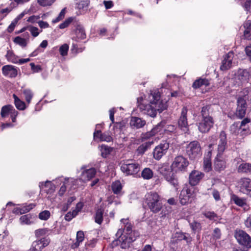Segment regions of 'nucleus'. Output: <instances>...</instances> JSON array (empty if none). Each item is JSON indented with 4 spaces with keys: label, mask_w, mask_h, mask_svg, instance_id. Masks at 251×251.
Segmentation results:
<instances>
[{
    "label": "nucleus",
    "mask_w": 251,
    "mask_h": 251,
    "mask_svg": "<svg viewBox=\"0 0 251 251\" xmlns=\"http://www.w3.org/2000/svg\"><path fill=\"white\" fill-rule=\"evenodd\" d=\"M149 99L150 103L148 104L142 102L143 100L142 97L137 99L138 107L143 114L151 117H155L156 116L157 111L161 112L167 108L166 102L160 100V94L158 92L151 93Z\"/></svg>",
    "instance_id": "1"
},
{
    "label": "nucleus",
    "mask_w": 251,
    "mask_h": 251,
    "mask_svg": "<svg viewBox=\"0 0 251 251\" xmlns=\"http://www.w3.org/2000/svg\"><path fill=\"white\" fill-rule=\"evenodd\" d=\"M145 203L153 213H156L161 210L162 203L161 197L154 192H151L145 195Z\"/></svg>",
    "instance_id": "2"
},
{
    "label": "nucleus",
    "mask_w": 251,
    "mask_h": 251,
    "mask_svg": "<svg viewBox=\"0 0 251 251\" xmlns=\"http://www.w3.org/2000/svg\"><path fill=\"white\" fill-rule=\"evenodd\" d=\"M186 153L191 160L198 158L201 155V147L197 141L191 142L186 147Z\"/></svg>",
    "instance_id": "3"
},
{
    "label": "nucleus",
    "mask_w": 251,
    "mask_h": 251,
    "mask_svg": "<svg viewBox=\"0 0 251 251\" xmlns=\"http://www.w3.org/2000/svg\"><path fill=\"white\" fill-rule=\"evenodd\" d=\"M234 237L238 243L247 249L251 248V237L243 230H236Z\"/></svg>",
    "instance_id": "4"
},
{
    "label": "nucleus",
    "mask_w": 251,
    "mask_h": 251,
    "mask_svg": "<svg viewBox=\"0 0 251 251\" xmlns=\"http://www.w3.org/2000/svg\"><path fill=\"white\" fill-rule=\"evenodd\" d=\"M160 173L164 176L165 179L177 189L178 182L177 178L174 173L170 171L169 166H163L159 169Z\"/></svg>",
    "instance_id": "5"
},
{
    "label": "nucleus",
    "mask_w": 251,
    "mask_h": 251,
    "mask_svg": "<svg viewBox=\"0 0 251 251\" xmlns=\"http://www.w3.org/2000/svg\"><path fill=\"white\" fill-rule=\"evenodd\" d=\"M189 165L187 159L182 155L176 157L171 165L172 170L176 172L184 171Z\"/></svg>",
    "instance_id": "6"
},
{
    "label": "nucleus",
    "mask_w": 251,
    "mask_h": 251,
    "mask_svg": "<svg viewBox=\"0 0 251 251\" xmlns=\"http://www.w3.org/2000/svg\"><path fill=\"white\" fill-rule=\"evenodd\" d=\"M121 169L123 173L127 175H133L139 172L140 166L138 163L127 160L122 165Z\"/></svg>",
    "instance_id": "7"
},
{
    "label": "nucleus",
    "mask_w": 251,
    "mask_h": 251,
    "mask_svg": "<svg viewBox=\"0 0 251 251\" xmlns=\"http://www.w3.org/2000/svg\"><path fill=\"white\" fill-rule=\"evenodd\" d=\"M136 239V236H132V235H124L121 238V239H118L113 241L112 243V246L113 248L114 246H116L120 243V246L121 248L126 249L130 247L131 243L134 241Z\"/></svg>",
    "instance_id": "8"
},
{
    "label": "nucleus",
    "mask_w": 251,
    "mask_h": 251,
    "mask_svg": "<svg viewBox=\"0 0 251 251\" xmlns=\"http://www.w3.org/2000/svg\"><path fill=\"white\" fill-rule=\"evenodd\" d=\"M169 148V144L166 141H162L154 149L153 155L154 159L159 160L166 154Z\"/></svg>",
    "instance_id": "9"
},
{
    "label": "nucleus",
    "mask_w": 251,
    "mask_h": 251,
    "mask_svg": "<svg viewBox=\"0 0 251 251\" xmlns=\"http://www.w3.org/2000/svg\"><path fill=\"white\" fill-rule=\"evenodd\" d=\"M214 123L213 118H202V120L197 123L198 129L202 133L208 132L213 127Z\"/></svg>",
    "instance_id": "10"
},
{
    "label": "nucleus",
    "mask_w": 251,
    "mask_h": 251,
    "mask_svg": "<svg viewBox=\"0 0 251 251\" xmlns=\"http://www.w3.org/2000/svg\"><path fill=\"white\" fill-rule=\"evenodd\" d=\"M187 110L186 108L183 107L182 109L181 116L178 121V125L180 128L184 132L187 133L189 131L188 124L187 119Z\"/></svg>",
    "instance_id": "11"
},
{
    "label": "nucleus",
    "mask_w": 251,
    "mask_h": 251,
    "mask_svg": "<svg viewBox=\"0 0 251 251\" xmlns=\"http://www.w3.org/2000/svg\"><path fill=\"white\" fill-rule=\"evenodd\" d=\"M48 238H42L40 240L34 241L30 249V251H42L50 243Z\"/></svg>",
    "instance_id": "12"
},
{
    "label": "nucleus",
    "mask_w": 251,
    "mask_h": 251,
    "mask_svg": "<svg viewBox=\"0 0 251 251\" xmlns=\"http://www.w3.org/2000/svg\"><path fill=\"white\" fill-rule=\"evenodd\" d=\"M204 174L197 170H193L189 175V184L193 186L197 185L203 178Z\"/></svg>",
    "instance_id": "13"
},
{
    "label": "nucleus",
    "mask_w": 251,
    "mask_h": 251,
    "mask_svg": "<svg viewBox=\"0 0 251 251\" xmlns=\"http://www.w3.org/2000/svg\"><path fill=\"white\" fill-rule=\"evenodd\" d=\"M247 103L246 100L242 98H239L237 100V107L236 115L240 119L244 117L246 114Z\"/></svg>",
    "instance_id": "14"
},
{
    "label": "nucleus",
    "mask_w": 251,
    "mask_h": 251,
    "mask_svg": "<svg viewBox=\"0 0 251 251\" xmlns=\"http://www.w3.org/2000/svg\"><path fill=\"white\" fill-rule=\"evenodd\" d=\"M192 195V192L190 189H183L179 195V201L181 205H186L190 202Z\"/></svg>",
    "instance_id": "15"
},
{
    "label": "nucleus",
    "mask_w": 251,
    "mask_h": 251,
    "mask_svg": "<svg viewBox=\"0 0 251 251\" xmlns=\"http://www.w3.org/2000/svg\"><path fill=\"white\" fill-rule=\"evenodd\" d=\"M227 148L226 135L225 131L221 132L219 136V140L218 145V154H223V153Z\"/></svg>",
    "instance_id": "16"
},
{
    "label": "nucleus",
    "mask_w": 251,
    "mask_h": 251,
    "mask_svg": "<svg viewBox=\"0 0 251 251\" xmlns=\"http://www.w3.org/2000/svg\"><path fill=\"white\" fill-rule=\"evenodd\" d=\"M233 53L232 51L229 52L226 54L222 61V65L220 67L221 70L225 71L230 69L232 65Z\"/></svg>",
    "instance_id": "17"
},
{
    "label": "nucleus",
    "mask_w": 251,
    "mask_h": 251,
    "mask_svg": "<svg viewBox=\"0 0 251 251\" xmlns=\"http://www.w3.org/2000/svg\"><path fill=\"white\" fill-rule=\"evenodd\" d=\"M2 73L4 75L10 77H15L18 74L17 69L12 65H5L2 67Z\"/></svg>",
    "instance_id": "18"
},
{
    "label": "nucleus",
    "mask_w": 251,
    "mask_h": 251,
    "mask_svg": "<svg viewBox=\"0 0 251 251\" xmlns=\"http://www.w3.org/2000/svg\"><path fill=\"white\" fill-rule=\"evenodd\" d=\"M226 167V161L221 154H217L214 162V168L219 172L224 170Z\"/></svg>",
    "instance_id": "19"
},
{
    "label": "nucleus",
    "mask_w": 251,
    "mask_h": 251,
    "mask_svg": "<svg viewBox=\"0 0 251 251\" xmlns=\"http://www.w3.org/2000/svg\"><path fill=\"white\" fill-rule=\"evenodd\" d=\"M96 170L94 168H91L82 172L80 179L83 182H86L92 179L96 175Z\"/></svg>",
    "instance_id": "20"
},
{
    "label": "nucleus",
    "mask_w": 251,
    "mask_h": 251,
    "mask_svg": "<svg viewBox=\"0 0 251 251\" xmlns=\"http://www.w3.org/2000/svg\"><path fill=\"white\" fill-rule=\"evenodd\" d=\"M121 222L124 225L125 229H126V234L127 235H132V236H138V233L134 231L132 232V226L131 224L129 222L128 219H122L121 220Z\"/></svg>",
    "instance_id": "21"
},
{
    "label": "nucleus",
    "mask_w": 251,
    "mask_h": 251,
    "mask_svg": "<svg viewBox=\"0 0 251 251\" xmlns=\"http://www.w3.org/2000/svg\"><path fill=\"white\" fill-rule=\"evenodd\" d=\"M241 190L245 193H251V180L249 178H244L240 181Z\"/></svg>",
    "instance_id": "22"
},
{
    "label": "nucleus",
    "mask_w": 251,
    "mask_h": 251,
    "mask_svg": "<svg viewBox=\"0 0 251 251\" xmlns=\"http://www.w3.org/2000/svg\"><path fill=\"white\" fill-rule=\"evenodd\" d=\"M146 122L145 120L138 117H133L130 121V126L137 129L143 127Z\"/></svg>",
    "instance_id": "23"
},
{
    "label": "nucleus",
    "mask_w": 251,
    "mask_h": 251,
    "mask_svg": "<svg viewBox=\"0 0 251 251\" xmlns=\"http://www.w3.org/2000/svg\"><path fill=\"white\" fill-rule=\"evenodd\" d=\"M162 123H160L157 125L153 128L150 131L142 135V138L143 139H148L151 137L155 135L158 132L160 131L162 127Z\"/></svg>",
    "instance_id": "24"
},
{
    "label": "nucleus",
    "mask_w": 251,
    "mask_h": 251,
    "mask_svg": "<svg viewBox=\"0 0 251 251\" xmlns=\"http://www.w3.org/2000/svg\"><path fill=\"white\" fill-rule=\"evenodd\" d=\"M153 144V141H149L145 142L140 145L136 150V152L138 155L143 154L148 149H150L151 146Z\"/></svg>",
    "instance_id": "25"
},
{
    "label": "nucleus",
    "mask_w": 251,
    "mask_h": 251,
    "mask_svg": "<svg viewBox=\"0 0 251 251\" xmlns=\"http://www.w3.org/2000/svg\"><path fill=\"white\" fill-rule=\"evenodd\" d=\"M94 138L95 139L99 138L100 141L109 142L112 141V138L111 136L105 133H101L100 130H97L94 133Z\"/></svg>",
    "instance_id": "26"
},
{
    "label": "nucleus",
    "mask_w": 251,
    "mask_h": 251,
    "mask_svg": "<svg viewBox=\"0 0 251 251\" xmlns=\"http://www.w3.org/2000/svg\"><path fill=\"white\" fill-rule=\"evenodd\" d=\"M244 36L247 40H251V20H247L244 24Z\"/></svg>",
    "instance_id": "27"
},
{
    "label": "nucleus",
    "mask_w": 251,
    "mask_h": 251,
    "mask_svg": "<svg viewBox=\"0 0 251 251\" xmlns=\"http://www.w3.org/2000/svg\"><path fill=\"white\" fill-rule=\"evenodd\" d=\"M212 109L211 105H208L203 106L201 110L202 118H213L212 116Z\"/></svg>",
    "instance_id": "28"
},
{
    "label": "nucleus",
    "mask_w": 251,
    "mask_h": 251,
    "mask_svg": "<svg viewBox=\"0 0 251 251\" xmlns=\"http://www.w3.org/2000/svg\"><path fill=\"white\" fill-rule=\"evenodd\" d=\"M209 83L205 78H200L195 81L193 84V87L195 89L199 88L202 86H208Z\"/></svg>",
    "instance_id": "29"
},
{
    "label": "nucleus",
    "mask_w": 251,
    "mask_h": 251,
    "mask_svg": "<svg viewBox=\"0 0 251 251\" xmlns=\"http://www.w3.org/2000/svg\"><path fill=\"white\" fill-rule=\"evenodd\" d=\"M104 210L101 208H99L95 215V221L96 223L100 225L103 221V214Z\"/></svg>",
    "instance_id": "30"
},
{
    "label": "nucleus",
    "mask_w": 251,
    "mask_h": 251,
    "mask_svg": "<svg viewBox=\"0 0 251 251\" xmlns=\"http://www.w3.org/2000/svg\"><path fill=\"white\" fill-rule=\"evenodd\" d=\"M14 109V107L11 105L3 106L1 109V116L3 118L5 117L9 114H10Z\"/></svg>",
    "instance_id": "31"
},
{
    "label": "nucleus",
    "mask_w": 251,
    "mask_h": 251,
    "mask_svg": "<svg viewBox=\"0 0 251 251\" xmlns=\"http://www.w3.org/2000/svg\"><path fill=\"white\" fill-rule=\"evenodd\" d=\"M23 94L26 102L30 103L33 97V92L29 89H25L23 91Z\"/></svg>",
    "instance_id": "32"
},
{
    "label": "nucleus",
    "mask_w": 251,
    "mask_h": 251,
    "mask_svg": "<svg viewBox=\"0 0 251 251\" xmlns=\"http://www.w3.org/2000/svg\"><path fill=\"white\" fill-rule=\"evenodd\" d=\"M14 102L16 108L20 110H23L25 108V102L21 100L15 94L13 95Z\"/></svg>",
    "instance_id": "33"
},
{
    "label": "nucleus",
    "mask_w": 251,
    "mask_h": 251,
    "mask_svg": "<svg viewBox=\"0 0 251 251\" xmlns=\"http://www.w3.org/2000/svg\"><path fill=\"white\" fill-rule=\"evenodd\" d=\"M238 171L241 173H248L251 172V164L242 163L238 168Z\"/></svg>",
    "instance_id": "34"
},
{
    "label": "nucleus",
    "mask_w": 251,
    "mask_h": 251,
    "mask_svg": "<svg viewBox=\"0 0 251 251\" xmlns=\"http://www.w3.org/2000/svg\"><path fill=\"white\" fill-rule=\"evenodd\" d=\"M31 216L30 214L22 216L20 218V221L21 224L29 225L33 223L31 221Z\"/></svg>",
    "instance_id": "35"
},
{
    "label": "nucleus",
    "mask_w": 251,
    "mask_h": 251,
    "mask_svg": "<svg viewBox=\"0 0 251 251\" xmlns=\"http://www.w3.org/2000/svg\"><path fill=\"white\" fill-rule=\"evenodd\" d=\"M231 201H233L236 204L239 206H243L246 205V201L242 198H240L235 195H233L231 197Z\"/></svg>",
    "instance_id": "36"
},
{
    "label": "nucleus",
    "mask_w": 251,
    "mask_h": 251,
    "mask_svg": "<svg viewBox=\"0 0 251 251\" xmlns=\"http://www.w3.org/2000/svg\"><path fill=\"white\" fill-rule=\"evenodd\" d=\"M35 204L33 203H30L28 205L23 206L21 209H18L19 210L20 214H23L24 213H27L30 210L32 209L35 207Z\"/></svg>",
    "instance_id": "37"
},
{
    "label": "nucleus",
    "mask_w": 251,
    "mask_h": 251,
    "mask_svg": "<svg viewBox=\"0 0 251 251\" xmlns=\"http://www.w3.org/2000/svg\"><path fill=\"white\" fill-rule=\"evenodd\" d=\"M153 176L152 171L150 168H145L142 172V176L146 179H149Z\"/></svg>",
    "instance_id": "38"
},
{
    "label": "nucleus",
    "mask_w": 251,
    "mask_h": 251,
    "mask_svg": "<svg viewBox=\"0 0 251 251\" xmlns=\"http://www.w3.org/2000/svg\"><path fill=\"white\" fill-rule=\"evenodd\" d=\"M250 76L249 72L246 70H241L239 72V79L242 81H247L249 79Z\"/></svg>",
    "instance_id": "39"
},
{
    "label": "nucleus",
    "mask_w": 251,
    "mask_h": 251,
    "mask_svg": "<svg viewBox=\"0 0 251 251\" xmlns=\"http://www.w3.org/2000/svg\"><path fill=\"white\" fill-rule=\"evenodd\" d=\"M13 41L15 44L20 45L23 48L25 47L27 45L26 40L25 39L22 38L20 36L16 37L14 38Z\"/></svg>",
    "instance_id": "40"
},
{
    "label": "nucleus",
    "mask_w": 251,
    "mask_h": 251,
    "mask_svg": "<svg viewBox=\"0 0 251 251\" xmlns=\"http://www.w3.org/2000/svg\"><path fill=\"white\" fill-rule=\"evenodd\" d=\"M84 238V233L82 231H78L76 234V241L74 244L75 247L79 246V244L82 242Z\"/></svg>",
    "instance_id": "41"
},
{
    "label": "nucleus",
    "mask_w": 251,
    "mask_h": 251,
    "mask_svg": "<svg viewBox=\"0 0 251 251\" xmlns=\"http://www.w3.org/2000/svg\"><path fill=\"white\" fill-rule=\"evenodd\" d=\"M122 189V185L119 181H116L112 185V190L114 194L119 193Z\"/></svg>",
    "instance_id": "42"
},
{
    "label": "nucleus",
    "mask_w": 251,
    "mask_h": 251,
    "mask_svg": "<svg viewBox=\"0 0 251 251\" xmlns=\"http://www.w3.org/2000/svg\"><path fill=\"white\" fill-rule=\"evenodd\" d=\"M101 154L103 157H106L112 151V148L105 145L101 146Z\"/></svg>",
    "instance_id": "43"
},
{
    "label": "nucleus",
    "mask_w": 251,
    "mask_h": 251,
    "mask_svg": "<svg viewBox=\"0 0 251 251\" xmlns=\"http://www.w3.org/2000/svg\"><path fill=\"white\" fill-rule=\"evenodd\" d=\"M76 34L79 39H83L85 38L86 35L84 28L81 26H78L76 28Z\"/></svg>",
    "instance_id": "44"
},
{
    "label": "nucleus",
    "mask_w": 251,
    "mask_h": 251,
    "mask_svg": "<svg viewBox=\"0 0 251 251\" xmlns=\"http://www.w3.org/2000/svg\"><path fill=\"white\" fill-rule=\"evenodd\" d=\"M203 169L204 170L208 172L211 170V162L209 158H205L203 161Z\"/></svg>",
    "instance_id": "45"
},
{
    "label": "nucleus",
    "mask_w": 251,
    "mask_h": 251,
    "mask_svg": "<svg viewBox=\"0 0 251 251\" xmlns=\"http://www.w3.org/2000/svg\"><path fill=\"white\" fill-rule=\"evenodd\" d=\"M49 230L48 228H41L36 230L35 234L36 237H40L48 234Z\"/></svg>",
    "instance_id": "46"
},
{
    "label": "nucleus",
    "mask_w": 251,
    "mask_h": 251,
    "mask_svg": "<svg viewBox=\"0 0 251 251\" xmlns=\"http://www.w3.org/2000/svg\"><path fill=\"white\" fill-rule=\"evenodd\" d=\"M50 216V212L48 210H44L39 214V218L42 220H48Z\"/></svg>",
    "instance_id": "47"
},
{
    "label": "nucleus",
    "mask_w": 251,
    "mask_h": 251,
    "mask_svg": "<svg viewBox=\"0 0 251 251\" xmlns=\"http://www.w3.org/2000/svg\"><path fill=\"white\" fill-rule=\"evenodd\" d=\"M55 0H37L38 4L42 6L51 5Z\"/></svg>",
    "instance_id": "48"
},
{
    "label": "nucleus",
    "mask_w": 251,
    "mask_h": 251,
    "mask_svg": "<svg viewBox=\"0 0 251 251\" xmlns=\"http://www.w3.org/2000/svg\"><path fill=\"white\" fill-rule=\"evenodd\" d=\"M190 226L194 232H198L201 229V225L200 223L194 221L190 224Z\"/></svg>",
    "instance_id": "49"
},
{
    "label": "nucleus",
    "mask_w": 251,
    "mask_h": 251,
    "mask_svg": "<svg viewBox=\"0 0 251 251\" xmlns=\"http://www.w3.org/2000/svg\"><path fill=\"white\" fill-rule=\"evenodd\" d=\"M65 13L66 8H64L63 9H62L58 17H56L55 19H53L52 22L53 23H56L62 20L65 17Z\"/></svg>",
    "instance_id": "50"
},
{
    "label": "nucleus",
    "mask_w": 251,
    "mask_h": 251,
    "mask_svg": "<svg viewBox=\"0 0 251 251\" xmlns=\"http://www.w3.org/2000/svg\"><path fill=\"white\" fill-rule=\"evenodd\" d=\"M203 214L205 217L212 220H216V218H217V214H215L214 212L206 211L203 213Z\"/></svg>",
    "instance_id": "51"
},
{
    "label": "nucleus",
    "mask_w": 251,
    "mask_h": 251,
    "mask_svg": "<svg viewBox=\"0 0 251 251\" xmlns=\"http://www.w3.org/2000/svg\"><path fill=\"white\" fill-rule=\"evenodd\" d=\"M124 126V123L123 122H116L113 126V129L114 130V135H116V131H121Z\"/></svg>",
    "instance_id": "52"
},
{
    "label": "nucleus",
    "mask_w": 251,
    "mask_h": 251,
    "mask_svg": "<svg viewBox=\"0 0 251 251\" xmlns=\"http://www.w3.org/2000/svg\"><path fill=\"white\" fill-rule=\"evenodd\" d=\"M69 50V46L67 44H65L62 45L59 48V52L62 56H65L67 54Z\"/></svg>",
    "instance_id": "53"
},
{
    "label": "nucleus",
    "mask_w": 251,
    "mask_h": 251,
    "mask_svg": "<svg viewBox=\"0 0 251 251\" xmlns=\"http://www.w3.org/2000/svg\"><path fill=\"white\" fill-rule=\"evenodd\" d=\"M73 21V18L72 17H70L67 19L64 22L59 25V28L60 29H64L66 28Z\"/></svg>",
    "instance_id": "54"
},
{
    "label": "nucleus",
    "mask_w": 251,
    "mask_h": 251,
    "mask_svg": "<svg viewBox=\"0 0 251 251\" xmlns=\"http://www.w3.org/2000/svg\"><path fill=\"white\" fill-rule=\"evenodd\" d=\"M250 122L251 120L250 119L248 118H245L241 123H239L240 128L242 129L243 130L246 131V129L244 127L246 126L247 124L250 123Z\"/></svg>",
    "instance_id": "55"
},
{
    "label": "nucleus",
    "mask_w": 251,
    "mask_h": 251,
    "mask_svg": "<svg viewBox=\"0 0 251 251\" xmlns=\"http://www.w3.org/2000/svg\"><path fill=\"white\" fill-rule=\"evenodd\" d=\"M29 31L33 37H37L39 34L38 28L35 26H30L28 28Z\"/></svg>",
    "instance_id": "56"
},
{
    "label": "nucleus",
    "mask_w": 251,
    "mask_h": 251,
    "mask_svg": "<svg viewBox=\"0 0 251 251\" xmlns=\"http://www.w3.org/2000/svg\"><path fill=\"white\" fill-rule=\"evenodd\" d=\"M240 128L239 123H234L230 126V130L234 133L236 132L237 130H239Z\"/></svg>",
    "instance_id": "57"
},
{
    "label": "nucleus",
    "mask_w": 251,
    "mask_h": 251,
    "mask_svg": "<svg viewBox=\"0 0 251 251\" xmlns=\"http://www.w3.org/2000/svg\"><path fill=\"white\" fill-rule=\"evenodd\" d=\"M17 23L18 22L15 20H14L8 27L7 31L9 33L12 32L14 30Z\"/></svg>",
    "instance_id": "58"
},
{
    "label": "nucleus",
    "mask_w": 251,
    "mask_h": 251,
    "mask_svg": "<svg viewBox=\"0 0 251 251\" xmlns=\"http://www.w3.org/2000/svg\"><path fill=\"white\" fill-rule=\"evenodd\" d=\"M30 65L31 68V70L35 73H37L41 71V68L39 65H35L34 63H31Z\"/></svg>",
    "instance_id": "59"
},
{
    "label": "nucleus",
    "mask_w": 251,
    "mask_h": 251,
    "mask_svg": "<svg viewBox=\"0 0 251 251\" xmlns=\"http://www.w3.org/2000/svg\"><path fill=\"white\" fill-rule=\"evenodd\" d=\"M39 16L32 15L28 18L27 21L31 23H35L40 19Z\"/></svg>",
    "instance_id": "60"
},
{
    "label": "nucleus",
    "mask_w": 251,
    "mask_h": 251,
    "mask_svg": "<svg viewBox=\"0 0 251 251\" xmlns=\"http://www.w3.org/2000/svg\"><path fill=\"white\" fill-rule=\"evenodd\" d=\"M212 196L216 201H219L220 200V193L217 190L214 189L213 190Z\"/></svg>",
    "instance_id": "61"
},
{
    "label": "nucleus",
    "mask_w": 251,
    "mask_h": 251,
    "mask_svg": "<svg viewBox=\"0 0 251 251\" xmlns=\"http://www.w3.org/2000/svg\"><path fill=\"white\" fill-rule=\"evenodd\" d=\"M103 4L106 9H110L113 6V3L111 0H104Z\"/></svg>",
    "instance_id": "62"
},
{
    "label": "nucleus",
    "mask_w": 251,
    "mask_h": 251,
    "mask_svg": "<svg viewBox=\"0 0 251 251\" xmlns=\"http://www.w3.org/2000/svg\"><path fill=\"white\" fill-rule=\"evenodd\" d=\"M244 224L246 227L251 229V215H250L245 221Z\"/></svg>",
    "instance_id": "63"
},
{
    "label": "nucleus",
    "mask_w": 251,
    "mask_h": 251,
    "mask_svg": "<svg viewBox=\"0 0 251 251\" xmlns=\"http://www.w3.org/2000/svg\"><path fill=\"white\" fill-rule=\"evenodd\" d=\"M246 55L249 57L250 60L251 62V46L246 47L245 49Z\"/></svg>",
    "instance_id": "64"
}]
</instances>
